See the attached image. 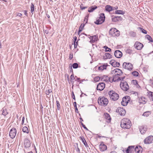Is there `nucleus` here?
<instances>
[{"mask_svg":"<svg viewBox=\"0 0 153 153\" xmlns=\"http://www.w3.org/2000/svg\"><path fill=\"white\" fill-rule=\"evenodd\" d=\"M77 37L76 36H74V37H73V39H74V42H76V41L77 40Z\"/></svg>","mask_w":153,"mask_h":153,"instance_id":"60","label":"nucleus"},{"mask_svg":"<svg viewBox=\"0 0 153 153\" xmlns=\"http://www.w3.org/2000/svg\"><path fill=\"white\" fill-rule=\"evenodd\" d=\"M74 74L73 73L70 76V79H71L70 82H71V83H72V84H73L74 82L73 81V80L74 79Z\"/></svg>","mask_w":153,"mask_h":153,"instance_id":"37","label":"nucleus"},{"mask_svg":"<svg viewBox=\"0 0 153 153\" xmlns=\"http://www.w3.org/2000/svg\"><path fill=\"white\" fill-rule=\"evenodd\" d=\"M138 29L139 30H140L141 32L143 33L146 34L147 33V31L142 28L139 27L138 28Z\"/></svg>","mask_w":153,"mask_h":153,"instance_id":"35","label":"nucleus"},{"mask_svg":"<svg viewBox=\"0 0 153 153\" xmlns=\"http://www.w3.org/2000/svg\"><path fill=\"white\" fill-rule=\"evenodd\" d=\"M88 16H86L84 18V22H85V23L84 24H85L88 22Z\"/></svg>","mask_w":153,"mask_h":153,"instance_id":"49","label":"nucleus"},{"mask_svg":"<svg viewBox=\"0 0 153 153\" xmlns=\"http://www.w3.org/2000/svg\"><path fill=\"white\" fill-rule=\"evenodd\" d=\"M130 36L132 37H134L136 36V33L135 32L131 31L130 33Z\"/></svg>","mask_w":153,"mask_h":153,"instance_id":"44","label":"nucleus"},{"mask_svg":"<svg viewBox=\"0 0 153 153\" xmlns=\"http://www.w3.org/2000/svg\"><path fill=\"white\" fill-rule=\"evenodd\" d=\"M80 8L81 10H83L87 8V7L83 6V4H82L80 5Z\"/></svg>","mask_w":153,"mask_h":153,"instance_id":"46","label":"nucleus"},{"mask_svg":"<svg viewBox=\"0 0 153 153\" xmlns=\"http://www.w3.org/2000/svg\"><path fill=\"white\" fill-rule=\"evenodd\" d=\"M123 18L121 16H112V21L114 22H117L121 21Z\"/></svg>","mask_w":153,"mask_h":153,"instance_id":"11","label":"nucleus"},{"mask_svg":"<svg viewBox=\"0 0 153 153\" xmlns=\"http://www.w3.org/2000/svg\"><path fill=\"white\" fill-rule=\"evenodd\" d=\"M105 87V84L104 82H101L98 84L97 87V89L98 90L102 91Z\"/></svg>","mask_w":153,"mask_h":153,"instance_id":"13","label":"nucleus"},{"mask_svg":"<svg viewBox=\"0 0 153 153\" xmlns=\"http://www.w3.org/2000/svg\"><path fill=\"white\" fill-rule=\"evenodd\" d=\"M56 106L57 107V109L58 110H60L61 108L60 107V104L59 103V102L58 101H56Z\"/></svg>","mask_w":153,"mask_h":153,"instance_id":"41","label":"nucleus"},{"mask_svg":"<svg viewBox=\"0 0 153 153\" xmlns=\"http://www.w3.org/2000/svg\"><path fill=\"white\" fill-rule=\"evenodd\" d=\"M134 150L137 153H142L143 148L140 146H137L134 148Z\"/></svg>","mask_w":153,"mask_h":153,"instance_id":"21","label":"nucleus"},{"mask_svg":"<svg viewBox=\"0 0 153 153\" xmlns=\"http://www.w3.org/2000/svg\"><path fill=\"white\" fill-rule=\"evenodd\" d=\"M34 11V5L32 3H31L30 5V12L32 13V14H33V12Z\"/></svg>","mask_w":153,"mask_h":153,"instance_id":"36","label":"nucleus"},{"mask_svg":"<svg viewBox=\"0 0 153 153\" xmlns=\"http://www.w3.org/2000/svg\"><path fill=\"white\" fill-rule=\"evenodd\" d=\"M2 111V114L4 116L8 114L7 110L6 108H4L1 110Z\"/></svg>","mask_w":153,"mask_h":153,"instance_id":"31","label":"nucleus"},{"mask_svg":"<svg viewBox=\"0 0 153 153\" xmlns=\"http://www.w3.org/2000/svg\"><path fill=\"white\" fill-rule=\"evenodd\" d=\"M112 57V55L109 53H105L104 56L103 57V59L104 60L107 59H109Z\"/></svg>","mask_w":153,"mask_h":153,"instance_id":"25","label":"nucleus"},{"mask_svg":"<svg viewBox=\"0 0 153 153\" xmlns=\"http://www.w3.org/2000/svg\"><path fill=\"white\" fill-rule=\"evenodd\" d=\"M153 140V136H150L147 137L144 140V142L145 144H149L152 143Z\"/></svg>","mask_w":153,"mask_h":153,"instance_id":"10","label":"nucleus"},{"mask_svg":"<svg viewBox=\"0 0 153 153\" xmlns=\"http://www.w3.org/2000/svg\"><path fill=\"white\" fill-rule=\"evenodd\" d=\"M120 86L122 90L124 91H127L129 89V86L127 83L125 81H121Z\"/></svg>","mask_w":153,"mask_h":153,"instance_id":"7","label":"nucleus"},{"mask_svg":"<svg viewBox=\"0 0 153 153\" xmlns=\"http://www.w3.org/2000/svg\"><path fill=\"white\" fill-rule=\"evenodd\" d=\"M145 37L150 42H152L153 41L151 37L149 35H146Z\"/></svg>","mask_w":153,"mask_h":153,"instance_id":"34","label":"nucleus"},{"mask_svg":"<svg viewBox=\"0 0 153 153\" xmlns=\"http://www.w3.org/2000/svg\"><path fill=\"white\" fill-rule=\"evenodd\" d=\"M110 63L114 67H119L120 65L119 62H116L114 59H112L110 62Z\"/></svg>","mask_w":153,"mask_h":153,"instance_id":"16","label":"nucleus"},{"mask_svg":"<svg viewBox=\"0 0 153 153\" xmlns=\"http://www.w3.org/2000/svg\"><path fill=\"white\" fill-rule=\"evenodd\" d=\"M132 51L130 49H127L126 51V53L128 54H131L132 53Z\"/></svg>","mask_w":153,"mask_h":153,"instance_id":"47","label":"nucleus"},{"mask_svg":"<svg viewBox=\"0 0 153 153\" xmlns=\"http://www.w3.org/2000/svg\"><path fill=\"white\" fill-rule=\"evenodd\" d=\"M117 112L121 116H124L125 115L126 111L125 109H124L123 108L121 107H118L117 110Z\"/></svg>","mask_w":153,"mask_h":153,"instance_id":"12","label":"nucleus"},{"mask_svg":"<svg viewBox=\"0 0 153 153\" xmlns=\"http://www.w3.org/2000/svg\"><path fill=\"white\" fill-rule=\"evenodd\" d=\"M108 94L111 99L115 101L117 100L119 98V96L118 94L115 93L113 91H111L108 92Z\"/></svg>","mask_w":153,"mask_h":153,"instance_id":"4","label":"nucleus"},{"mask_svg":"<svg viewBox=\"0 0 153 153\" xmlns=\"http://www.w3.org/2000/svg\"><path fill=\"white\" fill-rule=\"evenodd\" d=\"M75 112L78 113L79 112L78 111V109L77 108H75Z\"/></svg>","mask_w":153,"mask_h":153,"instance_id":"62","label":"nucleus"},{"mask_svg":"<svg viewBox=\"0 0 153 153\" xmlns=\"http://www.w3.org/2000/svg\"><path fill=\"white\" fill-rule=\"evenodd\" d=\"M72 97L74 100H76L75 95L73 91L72 92Z\"/></svg>","mask_w":153,"mask_h":153,"instance_id":"53","label":"nucleus"},{"mask_svg":"<svg viewBox=\"0 0 153 153\" xmlns=\"http://www.w3.org/2000/svg\"><path fill=\"white\" fill-rule=\"evenodd\" d=\"M24 144L25 147L26 148H28L30 147L31 143L30 141L27 138H25L24 140Z\"/></svg>","mask_w":153,"mask_h":153,"instance_id":"15","label":"nucleus"},{"mask_svg":"<svg viewBox=\"0 0 153 153\" xmlns=\"http://www.w3.org/2000/svg\"><path fill=\"white\" fill-rule=\"evenodd\" d=\"M105 118L108 121H107L108 123H110L111 121V118L110 115L108 113H104Z\"/></svg>","mask_w":153,"mask_h":153,"instance_id":"26","label":"nucleus"},{"mask_svg":"<svg viewBox=\"0 0 153 153\" xmlns=\"http://www.w3.org/2000/svg\"><path fill=\"white\" fill-rule=\"evenodd\" d=\"M108 102V100L104 97H99L98 100V104L100 105L104 106H106L107 105Z\"/></svg>","mask_w":153,"mask_h":153,"instance_id":"3","label":"nucleus"},{"mask_svg":"<svg viewBox=\"0 0 153 153\" xmlns=\"http://www.w3.org/2000/svg\"><path fill=\"white\" fill-rule=\"evenodd\" d=\"M132 82L134 85H136L137 86V85L139 86V85L137 83V81L136 80H133L132 81Z\"/></svg>","mask_w":153,"mask_h":153,"instance_id":"45","label":"nucleus"},{"mask_svg":"<svg viewBox=\"0 0 153 153\" xmlns=\"http://www.w3.org/2000/svg\"><path fill=\"white\" fill-rule=\"evenodd\" d=\"M24 120H25V117L23 116L22 117V125H23L24 123Z\"/></svg>","mask_w":153,"mask_h":153,"instance_id":"56","label":"nucleus"},{"mask_svg":"<svg viewBox=\"0 0 153 153\" xmlns=\"http://www.w3.org/2000/svg\"><path fill=\"white\" fill-rule=\"evenodd\" d=\"M134 146H129L125 150L126 153H132L133 151H134Z\"/></svg>","mask_w":153,"mask_h":153,"instance_id":"18","label":"nucleus"},{"mask_svg":"<svg viewBox=\"0 0 153 153\" xmlns=\"http://www.w3.org/2000/svg\"><path fill=\"white\" fill-rule=\"evenodd\" d=\"M149 112L147 111L144 113L143 114V116H144L147 117L149 115Z\"/></svg>","mask_w":153,"mask_h":153,"instance_id":"48","label":"nucleus"},{"mask_svg":"<svg viewBox=\"0 0 153 153\" xmlns=\"http://www.w3.org/2000/svg\"><path fill=\"white\" fill-rule=\"evenodd\" d=\"M52 92V91L51 89H49L48 90L47 92L46 93V94L47 95H49L50 93Z\"/></svg>","mask_w":153,"mask_h":153,"instance_id":"52","label":"nucleus"},{"mask_svg":"<svg viewBox=\"0 0 153 153\" xmlns=\"http://www.w3.org/2000/svg\"><path fill=\"white\" fill-rule=\"evenodd\" d=\"M109 34L113 36H118L120 35V32L115 28H111L109 31Z\"/></svg>","mask_w":153,"mask_h":153,"instance_id":"6","label":"nucleus"},{"mask_svg":"<svg viewBox=\"0 0 153 153\" xmlns=\"http://www.w3.org/2000/svg\"><path fill=\"white\" fill-rule=\"evenodd\" d=\"M149 95L151 96V98L152 99V100L153 101V92H151V94H150Z\"/></svg>","mask_w":153,"mask_h":153,"instance_id":"57","label":"nucleus"},{"mask_svg":"<svg viewBox=\"0 0 153 153\" xmlns=\"http://www.w3.org/2000/svg\"><path fill=\"white\" fill-rule=\"evenodd\" d=\"M123 102V101L121 102V104L122 105H123V106H124L126 105V103H125L124 102Z\"/></svg>","mask_w":153,"mask_h":153,"instance_id":"61","label":"nucleus"},{"mask_svg":"<svg viewBox=\"0 0 153 153\" xmlns=\"http://www.w3.org/2000/svg\"><path fill=\"white\" fill-rule=\"evenodd\" d=\"M131 74L134 76H138L139 73L136 71H133L131 72Z\"/></svg>","mask_w":153,"mask_h":153,"instance_id":"42","label":"nucleus"},{"mask_svg":"<svg viewBox=\"0 0 153 153\" xmlns=\"http://www.w3.org/2000/svg\"><path fill=\"white\" fill-rule=\"evenodd\" d=\"M120 126L122 128L129 129L131 126V123L129 119L124 118L121 121Z\"/></svg>","mask_w":153,"mask_h":153,"instance_id":"2","label":"nucleus"},{"mask_svg":"<svg viewBox=\"0 0 153 153\" xmlns=\"http://www.w3.org/2000/svg\"><path fill=\"white\" fill-rule=\"evenodd\" d=\"M22 15V14L21 13H18L17 14V16L20 17Z\"/></svg>","mask_w":153,"mask_h":153,"instance_id":"63","label":"nucleus"},{"mask_svg":"<svg viewBox=\"0 0 153 153\" xmlns=\"http://www.w3.org/2000/svg\"><path fill=\"white\" fill-rule=\"evenodd\" d=\"M123 68L131 71L133 69V65L130 63L124 62L123 63Z\"/></svg>","mask_w":153,"mask_h":153,"instance_id":"8","label":"nucleus"},{"mask_svg":"<svg viewBox=\"0 0 153 153\" xmlns=\"http://www.w3.org/2000/svg\"><path fill=\"white\" fill-rule=\"evenodd\" d=\"M99 148L100 151L102 152H103L106 150L107 149V146L104 144L103 142H101L99 146Z\"/></svg>","mask_w":153,"mask_h":153,"instance_id":"14","label":"nucleus"},{"mask_svg":"<svg viewBox=\"0 0 153 153\" xmlns=\"http://www.w3.org/2000/svg\"><path fill=\"white\" fill-rule=\"evenodd\" d=\"M74 107L75 108H77V106H76V102H74Z\"/></svg>","mask_w":153,"mask_h":153,"instance_id":"58","label":"nucleus"},{"mask_svg":"<svg viewBox=\"0 0 153 153\" xmlns=\"http://www.w3.org/2000/svg\"><path fill=\"white\" fill-rule=\"evenodd\" d=\"M73 57V54H70L69 56V58L71 60Z\"/></svg>","mask_w":153,"mask_h":153,"instance_id":"54","label":"nucleus"},{"mask_svg":"<svg viewBox=\"0 0 153 153\" xmlns=\"http://www.w3.org/2000/svg\"><path fill=\"white\" fill-rule=\"evenodd\" d=\"M107 66L108 65L107 64L104 65L102 66L98 67V69L99 70H103L104 69H106Z\"/></svg>","mask_w":153,"mask_h":153,"instance_id":"29","label":"nucleus"},{"mask_svg":"<svg viewBox=\"0 0 153 153\" xmlns=\"http://www.w3.org/2000/svg\"><path fill=\"white\" fill-rule=\"evenodd\" d=\"M101 81H106L108 79L109 80V81L111 82H112V80H111V78L108 77V76L106 75H104L102 77H101Z\"/></svg>","mask_w":153,"mask_h":153,"instance_id":"24","label":"nucleus"},{"mask_svg":"<svg viewBox=\"0 0 153 153\" xmlns=\"http://www.w3.org/2000/svg\"><path fill=\"white\" fill-rule=\"evenodd\" d=\"M22 131L24 133L28 134L29 131L27 127L26 126H24L22 128Z\"/></svg>","mask_w":153,"mask_h":153,"instance_id":"33","label":"nucleus"},{"mask_svg":"<svg viewBox=\"0 0 153 153\" xmlns=\"http://www.w3.org/2000/svg\"><path fill=\"white\" fill-rule=\"evenodd\" d=\"M77 149H76V151L78 152V153H80V150L78 148V144L77 143Z\"/></svg>","mask_w":153,"mask_h":153,"instance_id":"55","label":"nucleus"},{"mask_svg":"<svg viewBox=\"0 0 153 153\" xmlns=\"http://www.w3.org/2000/svg\"><path fill=\"white\" fill-rule=\"evenodd\" d=\"M121 78V80H122V82H123V80L125 79V76H124L123 77H120Z\"/></svg>","mask_w":153,"mask_h":153,"instance_id":"64","label":"nucleus"},{"mask_svg":"<svg viewBox=\"0 0 153 153\" xmlns=\"http://www.w3.org/2000/svg\"><path fill=\"white\" fill-rule=\"evenodd\" d=\"M89 39H91L90 42L91 43L94 42L98 39V36L97 35L90 36Z\"/></svg>","mask_w":153,"mask_h":153,"instance_id":"23","label":"nucleus"},{"mask_svg":"<svg viewBox=\"0 0 153 153\" xmlns=\"http://www.w3.org/2000/svg\"><path fill=\"white\" fill-rule=\"evenodd\" d=\"M111 73L114 75L111 78L112 82H117L121 80V78L118 77L123 74L122 71L118 68H116L112 71Z\"/></svg>","mask_w":153,"mask_h":153,"instance_id":"1","label":"nucleus"},{"mask_svg":"<svg viewBox=\"0 0 153 153\" xmlns=\"http://www.w3.org/2000/svg\"><path fill=\"white\" fill-rule=\"evenodd\" d=\"M136 48L138 50H141L143 47V44L139 42H136L134 44Z\"/></svg>","mask_w":153,"mask_h":153,"instance_id":"17","label":"nucleus"},{"mask_svg":"<svg viewBox=\"0 0 153 153\" xmlns=\"http://www.w3.org/2000/svg\"><path fill=\"white\" fill-rule=\"evenodd\" d=\"M74 79L75 80V81L77 80L78 82L80 81V78H79L77 77L76 76H75Z\"/></svg>","mask_w":153,"mask_h":153,"instance_id":"51","label":"nucleus"},{"mask_svg":"<svg viewBox=\"0 0 153 153\" xmlns=\"http://www.w3.org/2000/svg\"><path fill=\"white\" fill-rule=\"evenodd\" d=\"M16 134V130L15 128H13L10 131L9 136L11 138H14Z\"/></svg>","mask_w":153,"mask_h":153,"instance_id":"9","label":"nucleus"},{"mask_svg":"<svg viewBox=\"0 0 153 153\" xmlns=\"http://www.w3.org/2000/svg\"><path fill=\"white\" fill-rule=\"evenodd\" d=\"M105 14L104 13H101L100 17L97 19L96 21L94 23L97 25H100L105 20Z\"/></svg>","mask_w":153,"mask_h":153,"instance_id":"5","label":"nucleus"},{"mask_svg":"<svg viewBox=\"0 0 153 153\" xmlns=\"http://www.w3.org/2000/svg\"><path fill=\"white\" fill-rule=\"evenodd\" d=\"M105 8L106 10L108 12L114 10V9H113V7L109 5H107L105 7Z\"/></svg>","mask_w":153,"mask_h":153,"instance_id":"28","label":"nucleus"},{"mask_svg":"<svg viewBox=\"0 0 153 153\" xmlns=\"http://www.w3.org/2000/svg\"><path fill=\"white\" fill-rule=\"evenodd\" d=\"M114 56L117 58H120L122 56V52L120 50H116L114 53Z\"/></svg>","mask_w":153,"mask_h":153,"instance_id":"19","label":"nucleus"},{"mask_svg":"<svg viewBox=\"0 0 153 153\" xmlns=\"http://www.w3.org/2000/svg\"><path fill=\"white\" fill-rule=\"evenodd\" d=\"M79 138L81 139V140L82 141V143H83L85 147H88V145L87 143L86 142L85 140L84 139V138L83 137H79Z\"/></svg>","mask_w":153,"mask_h":153,"instance_id":"30","label":"nucleus"},{"mask_svg":"<svg viewBox=\"0 0 153 153\" xmlns=\"http://www.w3.org/2000/svg\"><path fill=\"white\" fill-rule=\"evenodd\" d=\"M27 10H25L24 11L25 15L26 16H28V14H27Z\"/></svg>","mask_w":153,"mask_h":153,"instance_id":"59","label":"nucleus"},{"mask_svg":"<svg viewBox=\"0 0 153 153\" xmlns=\"http://www.w3.org/2000/svg\"><path fill=\"white\" fill-rule=\"evenodd\" d=\"M103 48H104L105 49V51L106 52H110L111 51V49L108 48L107 46H104L103 47Z\"/></svg>","mask_w":153,"mask_h":153,"instance_id":"40","label":"nucleus"},{"mask_svg":"<svg viewBox=\"0 0 153 153\" xmlns=\"http://www.w3.org/2000/svg\"><path fill=\"white\" fill-rule=\"evenodd\" d=\"M72 67L74 68H77L78 67V64L77 63H74L73 64Z\"/></svg>","mask_w":153,"mask_h":153,"instance_id":"43","label":"nucleus"},{"mask_svg":"<svg viewBox=\"0 0 153 153\" xmlns=\"http://www.w3.org/2000/svg\"><path fill=\"white\" fill-rule=\"evenodd\" d=\"M100 79L101 77L97 76L95 77L94 78V81L95 82H98Z\"/></svg>","mask_w":153,"mask_h":153,"instance_id":"39","label":"nucleus"},{"mask_svg":"<svg viewBox=\"0 0 153 153\" xmlns=\"http://www.w3.org/2000/svg\"><path fill=\"white\" fill-rule=\"evenodd\" d=\"M81 124L82 125V127L85 129L86 130H88V129L85 126V125H84L83 123L81 122Z\"/></svg>","mask_w":153,"mask_h":153,"instance_id":"50","label":"nucleus"},{"mask_svg":"<svg viewBox=\"0 0 153 153\" xmlns=\"http://www.w3.org/2000/svg\"><path fill=\"white\" fill-rule=\"evenodd\" d=\"M97 8V6L96 5L92 6L89 8L88 11L90 13L92 12H93L94 10Z\"/></svg>","mask_w":153,"mask_h":153,"instance_id":"27","label":"nucleus"},{"mask_svg":"<svg viewBox=\"0 0 153 153\" xmlns=\"http://www.w3.org/2000/svg\"><path fill=\"white\" fill-rule=\"evenodd\" d=\"M124 13L125 12L121 10H118L115 11V14H116L123 15Z\"/></svg>","mask_w":153,"mask_h":153,"instance_id":"32","label":"nucleus"},{"mask_svg":"<svg viewBox=\"0 0 153 153\" xmlns=\"http://www.w3.org/2000/svg\"><path fill=\"white\" fill-rule=\"evenodd\" d=\"M139 131L142 134H144L147 131V128L144 126H139Z\"/></svg>","mask_w":153,"mask_h":153,"instance_id":"20","label":"nucleus"},{"mask_svg":"<svg viewBox=\"0 0 153 153\" xmlns=\"http://www.w3.org/2000/svg\"><path fill=\"white\" fill-rule=\"evenodd\" d=\"M130 97L129 96H126L123 97V102H124L125 103H126V105L128 103V102L130 101Z\"/></svg>","mask_w":153,"mask_h":153,"instance_id":"22","label":"nucleus"},{"mask_svg":"<svg viewBox=\"0 0 153 153\" xmlns=\"http://www.w3.org/2000/svg\"><path fill=\"white\" fill-rule=\"evenodd\" d=\"M85 25V24H82L80 25L79 28V32H81L82 31Z\"/></svg>","mask_w":153,"mask_h":153,"instance_id":"38","label":"nucleus"}]
</instances>
